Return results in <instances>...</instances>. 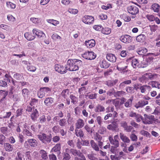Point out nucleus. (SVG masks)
Wrapping results in <instances>:
<instances>
[{"mask_svg": "<svg viewBox=\"0 0 160 160\" xmlns=\"http://www.w3.org/2000/svg\"><path fill=\"white\" fill-rule=\"evenodd\" d=\"M82 65L81 61L77 59H69L67 62L66 65L67 70L70 71H76L78 70L80 66Z\"/></svg>", "mask_w": 160, "mask_h": 160, "instance_id": "1", "label": "nucleus"}, {"mask_svg": "<svg viewBox=\"0 0 160 160\" xmlns=\"http://www.w3.org/2000/svg\"><path fill=\"white\" fill-rule=\"evenodd\" d=\"M51 135H49L45 133H42L38 135V138L42 142L47 144L50 143L52 140Z\"/></svg>", "mask_w": 160, "mask_h": 160, "instance_id": "2", "label": "nucleus"}, {"mask_svg": "<svg viewBox=\"0 0 160 160\" xmlns=\"http://www.w3.org/2000/svg\"><path fill=\"white\" fill-rule=\"evenodd\" d=\"M82 56L86 59L92 60L96 58V54L92 51H88L82 54Z\"/></svg>", "mask_w": 160, "mask_h": 160, "instance_id": "3", "label": "nucleus"}, {"mask_svg": "<svg viewBox=\"0 0 160 160\" xmlns=\"http://www.w3.org/2000/svg\"><path fill=\"white\" fill-rule=\"evenodd\" d=\"M128 115L129 117L134 118L137 122H139L141 121L143 122L144 118L140 114L133 112H131L128 113Z\"/></svg>", "mask_w": 160, "mask_h": 160, "instance_id": "4", "label": "nucleus"}, {"mask_svg": "<svg viewBox=\"0 0 160 160\" xmlns=\"http://www.w3.org/2000/svg\"><path fill=\"white\" fill-rule=\"evenodd\" d=\"M49 88L48 87H44L41 88L39 90L38 92L37 95L38 97L39 98H42L47 93L50 91Z\"/></svg>", "mask_w": 160, "mask_h": 160, "instance_id": "5", "label": "nucleus"}, {"mask_svg": "<svg viewBox=\"0 0 160 160\" xmlns=\"http://www.w3.org/2000/svg\"><path fill=\"white\" fill-rule=\"evenodd\" d=\"M118 139L119 137L118 135H115L113 138L112 137H109V140L111 144L113 145L115 148L118 147L119 145Z\"/></svg>", "mask_w": 160, "mask_h": 160, "instance_id": "6", "label": "nucleus"}, {"mask_svg": "<svg viewBox=\"0 0 160 160\" xmlns=\"http://www.w3.org/2000/svg\"><path fill=\"white\" fill-rule=\"evenodd\" d=\"M145 118L143 120V123L145 124H150L153 123L154 120V117L153 115H144Z\"/></svg>", "mask_w": 160, "mask_h": 160, "instance_id": "7", "label": "nucleus"}, {"mask_svg": "<svg viewBox=\"0 0 160 160\" xmlns=\"http://www.w3.org/2000/svg\"><path fill=\"white\" fill-rule=\"evenodd\" d=\"M54 69L55 71L62 74L65 73L67 72L66 67L65 68L63 65L60 64H55L54 66Z\"/></svg>", "mask_w": 160, "mask_h": 160, "instance_id": "8", "label": "nucleus"}, {"mask_svg": "<svg viewBox=\"0 0 160 160\" xmlns=\"http://www.w3.org/2000/svg\"><path fill=\"white\" fill-rule=\"evenodd\" d=\"M94 21V18L91 16L85 15L82 18V22L87 24H92Z\"/></svg>", "mask_w": 160, "mask_h": 160, "instance_id": "9", "label": "nucleus"}, {"mask_svg": "<svg viewBox=\"0 0 160 160\" xmlns=\"http://www.w3.org/2000/svg\"><path fill=\"white\" fill-rule=\"evenodd\" d=\"M132 37L128 35L122 36L120 38V40L122 42L125 43H128L132 41Z\"/></svg>", "mask_w": 160, "mask_h": 160, "instance_id": "10", "label": "nucleus"}, {"mask_svg": "<svg viewBox=\"0 0 160 160\" xmlns=\"http://www.w3.org/2000/svg\"><path fill=\"white\" fill-rule=\"evenodd\" d=\"M127 10L128 13L132 15L136 14L139 11L138 8L134 5L129 6Z\"/></svg>", "mask_w": 160, "mask_h": 160, "instance_id": "11", "label": "nucleus"}, {"mask_svg": "<svg viewBox=\"0 0 160 160\" xmlns=\"http://www.w3.org/2000/svg\"><path fill=\"white\" fill-rule=\"evenodd\" d=\"M139 88L141 93L144 94L148 92L151 89V87L147 85L141 86L139 87Z\"/></svg>", "mask_w": 160, "mask_h": 160, "instance_id": "12", "label": "nucleus"}, {"mask_svg": "<svg viewBox=\"0 0 160 160\" xmlns=\"http://www.w3.org/2000/svg\"><path fill=\"white\" fill-rule=\"evenodd\" d=\"M32 32L33 34H35L39 38H44L46 37L45 34L43 32L36 29H33Z\"/></svg>", "mask_w": 160, "mask_h": 160, "instance_id": "13", "label": "nucleus"}, {"mask_svg": "<svg viewBox=\"0 0 160 160\" xmlns=\"http://www.w3.org/2000/svg\"><path fill=\"white\" fill-rule=\"evenodd\" d=\"M151 53H149L147 55L148 56V57L147 58L146 60L143 62V63L144 65L143 67H147V66L150 64L151 62L152 61L153 59V58L152 57V56H154L153 55L149 54Z\"/></svg>", "mask_w": 160, "mask_h": 160, "instance_id": "14", "label": "nucleus"}, {"mask_svg": "<svg viewBox=\"0 0 160 160\" xmlns=\"http://www.w3.org/2000/svg\"><path fill=\"white\" fill-rule=\"evenodd\" d=\"M85 124L84 121L83 120L79 118L76 122L75 125L76 129H79L82 128L83 127Z\"/></svg>", "mask_w": 160, "mask_h": 160, "instance_id": "15", "label": "nucleus"}, {"mask_svg": "<svg viewBox=\"0 0 160 160\" xmlns=\"http://www.w3.org/2000/svg\"><path fill=\"white\" fill-rule=\"evenodd\" d=\"M85 44L87 48H91L94 47L96 44V42L93 39L85 41Z\"/></svg>", "mask_w": 160, "mask_h": 160, "instance_id": "16", "label": "nucleus"}, {"mask_svg": "<svg viewBox=\"0 0 160 160\" xmlns=\"http://www.w3.org/2000/svg\"><path fill=\"white\" fill-rule=\"evenodd\" d=\"M125 64V63L124 62H121L118 64V65L117 67V69H118L119 71L122 72L126 70L127 66H125L124 67H121L122 66H123Z\"/></svg>", "mask_w": 160, "mask_h": 160, "instance_id": "17", "label": "nucleus"}, {"mask_svg": "<svg viewBox=\"0 0 160 160\" xmlns=\"http://www.w3.org/2000/svg\"><path fill=\"white\" fill-rule=\"evenodd\" d=\"M148 104V102L147 101L142 100L138 102L136 104L135 107L136 108L138 109L140 107H142Z\"/></svg>", "mask_w": 160, "mask_h": 160, "instance_id": "18", "label": "nucleus"}, {"mask_svg": "<svg viewBox=\"0 0 160 160\" xmlns=\"http://www.w3.org/2000/svg\"><path fill=\"white\" fill-rule=\"evenodd\" d=\"M106 58L108 61L112 62H115L116 60V56L112 53L108 54Z\"/></svg>", "mask_w": 160, "mask_h": 160, "instance_id": "19", "label": "nucleus"}, {"mask_svg": "<svg viewBox=\"0 0 160 160\" xmlns=\"http://www.w3.org/2000/svg\"><path fill=\"white\" fill-rule=\"evenodd\" d=\"M31 115V118L34 121H35L38 116V112L36 109L33 108V111Z\"/></svg>", "mask_w": 160, "mask_h": 160, "instance_id": "20", "label": "nucleus"}, {"mask_svg": "<svg viewBox=\"0 0 160 160\" xmlns=\"http://www.w3.org/2000/svg\"><path fill=\"white\" fill-rule=\"evenodd\" d=\"M4 147L5 150L8 152H12L13 149L12 145L8 143H5Z\"/></svg>", "mask_w": 160, "mask_h": 160, "instance_id": "21", "label": "nucleus"}, {"mask_svg": "<svg viewBox=\"0 0 160 160\" xmlns=\"http://www.w3.org/2000/svg\"><path fill=\"white\" fill-rule=\"evenodd\" d=\"M54 102V99L51 97L47 98L44 101L45 104L47 106H50Z\"/></svg>", "mask_w": 160, "mask_h": 160, "instance_id": "22", "label": "nucleus"}, {"mask_svg": "<svg viewBox=\"0 0 160 160\" xmlns=\"http://www.w3.org/2000/svg\"><path fill=\"white\" fill-rule=\"evenodd\" d=\"M105 111L104 107L100 104H98L95 109V111L96 112H104Z\"/></svg>", "mask_w": 160, "mask_h": 160, "instance_id": "23", "label": "nucleus"}, {"mask_svg": "<svg viewBox=\"0 0 160 160\" xmlns=\"http://www.w3.org/2000/svg\"><path fill=\"white\" fill-rule=\"evenodd\" d=\"M39 153L42 158V159L46 160L48 159V154L45 150L43 149L39 151Z\"/></svg>", "mask_w": 160, "mask_h": 160, "instance_id": "24", "label": "nucleus"}, {"mask_svg": "<svg viewBox=\"0 0 160 160\" xmlns=\"http://www.w3.org/2000/svg\"><path fill=\"white\" fill-rule=\"evenodd\" d=\"M24 36L25 38L28 40L31 41L33 40L35 37L33 35L31 32H27L24 34Z\"/></svg>", "mask_w": 160, "mask_h": 160, "instance_id": "25", "label": "nucleus"}, {"mask_svg": "<svg viewBox=\"0 0 160 160\" xmlns=\"http://www.w3.org/2000/svg\"><path fill=\"white\" fill-rule=\"evenodd\" d=\"M22 95L25 99H27L29 94V90L27 88H24L22 91Z\"/></svg>", "mask_w": 160, "mask_h": 160, "instance_id": "26", "label": "nucleus"}, {"mask_svg": "<svg viewBox=\"0 0 160 160\" xmlns=\"http://www.w3.org/2000/svg\"><path fill=\"white\" fill-rule=\"evenodd\" d=\"M119 136L121 139L125 143H129L130 142V140L129 138L123 133H120Z\"/></svg>", "mask_w": 160, "mask_h": 160, "instance_id": "27", "label": "nucleus"}, {"mask_svg": "<svg viewBox=\"0 0 160 160\" xmlns=\"http://www.w3.org/2000/svg\"><path fill=\"white\" fill-rule=\"evenodd\" d=\"M149 85L152 88L160 89V83L157 81H152L149 83Z\"/></svg>", "mask_w": 160, "mask_h": 160, "instance_id": "28", "label": "nucleus"}, {"mask_svg": "<svg viewBox=\"0 0 160 160\" xmlns=\"http://www.w3.org/2000/svg\"><path fill=\"white\" fill-rule=\"evenodd\" d=\"M118 82V80L116 79L114 80H108L106 82L105 84L108 87H111L115 85Z\"/></svg>", "mask_w": 160, "mask_h": 160, "instance_id": "29", "label": "nucleus"}, {"mask_svg": "<svg viewBox=\"0 0 160 160\" xmlns=\"http://www.w3.org/2000/svg\"><path fill=\"white\" fill-rule=\"evenodd\" d=\"M132 65L133 68H137L140 67L139 63L137 59H133L132 61Z\"/></svg>", "mask_w": 160, "mask_h": 160, "instance_id": "30", "label": "nucleus"}, {"mask_svg": "<svg viewBox=\"0 0 160 160\" xmlns=\"http://www.w3.org/2000/svg\"><path fill=\"white\" fill-rule=\"evenodd\" d=\"M75 134L76 136L79 137L80 138H82L84 135L82 130L81 129L78 130L76 129H75Z\"/></svg>", "mask_w": 160, "mask_h": 160, "instance_id": "31", "label": "nucleus"}, {"mask_svg": "<svg viewBox=\"0 0 160 160\" xmlns=\"http://www.w3.org/2000/svg\"><path fill=\"white\" fill-rule=\"evenodd\" d=\"M146 36L143 34H141L138 35L136 38V40L139 42H143L145 40Z\"/></svg>", "mask_w": 160, "mask_h": 160, "instance_id": "32", "label": "nucleus"}, {"mask_svg": "<svg viewBox=\"0 0 160 160\" xmlns=\"http://www.w3.org/2000/svg\"><path fill=\"white\" fill-rule=\"evenodd\" d=\"M160 6L157 3L152 4L151 7V9L155 12H159Z\"/></svg>", "mask_w": 160, "mask_h": 160, "instance_id": "33", "label": "nucleus"}, {"mask_svg": "<svg viewBox=\"0 0 160 160\" xmlns=\"http://www.w3.org/2000/svg\"><path fill=\"white\" fill-rule=\"evenodd\" d=\"M90 144L92 147L96 151H98L99 148L98 145L96 143L94 140H92L90 141Z\"/></svg>", "mask_w": 160, "mask_h": 160, "instance_id": "34", "label": "nucleus"}, {"mask_svg": "<svg viewBox=\"0 0 160 160\" xmlns=\"http://www.w3.org/2000/svg\"><path fill=\"white\" fill-rule=\"evenodd\" d=\"M148 50L146 48H141L137 51L138 54L141 55H143L145 54L147 52Z\"/></svg>", "mask_w": 160, "mask_h": 160, "instance_id": "35", "label": "nucleus"}, {"mask_svg": "<svg viewBox=\"0 0 160 160\" xmlns=\"http://www.w3.org/2000/svg\"><path fill=\"white\" fill-rule=\"evenodd\" d=\"M107 129L105 127L102 126L101 125L100 126L98 132L101 134H104L106 132Z\"/></svg>", "mask_w": 160, "mask_h": 160, "instance_id": "36", "label": "nucleus"}, {"mask_svg": "<svg viewBox=\"0 0 160 160\" xmlns=\"http://www.w3.org/2000/svg\"><path fill=\"white\" fill-rule=\"evenodd\" d=\"M28 142L31 147H34L37 145V142L35 139H28Z\"/></svg>", "mask_w": 160, "mask_h": 160, "instance_id": "37", "label": "nucleus"}, {"mask_svg": "<svg viewBox=\"0 0 160 160\" xmlns=\"http://www.w3.org/2000/svg\"><path fill=\"white\" fill-rule=\"evenodd\" d=\"M70 152L74 156L79 155L81 152L80 151L77 150L73 148L70 149Z\"/></svg>", "mask_w": 160, "mask_h": 160, "instance_id": "38", "label": "nucleus"}, {"mask_svg": "<svg viewBox=\"0 0 160 160\" xmlns=\"http://www.w3.org/2000/svg\"><path fill=\"white\" fill-rule=\"evenodd\" d=\"M23 155L21 152L19 151L17 152L15 158V160H22Z\"/></svg>", "mask_w": 160, "mask_h": 160, "instance_id": "39", "label": "nucleus"}, {"mask_svg": "<svg viewBox=\"0 0 160 160\" xmlns=\"http://www.w3.org/2000/svg\"><path fill=\"white\" fill-rule=\"evenodd\" d=\"M118 127V124L116 123H113L112 124L108 125L107 126V128L110 130H114Z\"/></svg>", "mask_w": 160, "mask_h": 160, "instance_id": "40", "label": "nucleus"}, {"mask_svg": "<svg viewBox=\"0 0 160 160\" xmlns=\"http://www.w3.org/2000/svg\"><path fill=\"white\" fill-rule=\"evenodd\" d=\"M111 29L110 28L108 27L103 28L102 31V33L104 34H109L111 32Z\"/></svg>", "mask_w": 160, "mask_h": 160, "instance_id": "41", "label": "nucleus"}, {"mask_svg": "<svg viewBox=\"0 0 160 160\" xmlns=\"http://www.w3.org/2000/svg\"><path fill=\"white\" fill-rule=\"evenodd\" d=\"M47 21L49 23L52 24L55 26H57L59 23L58 21L52 19H47Z\"/></svg>", "mask_w": 160, "mask_h": 160, "instance_id": "42", "label": "nucleus"}, {"mask_svg": "<svg viewBox=\"0 0 160 160\" xmlns=\"http://www.w3.org/2000/svg\"><path fill=\"white\" fill-rule=\"evenodd\" d=\"M70 98L71 100V102L74 104H75L78 101V98L72 94L70 95Z\"/></svg>", "mask_w": 160, "mask_h": 160, "instance_id": "43", "label": "nucleus"}, {"mask_svg": "<svg viewBox=\"0 0 160 160\" xmlns=\"http://www.w3.org/2000/svg\"><path fill=\"white\" fill-rule=\"evenodd\" d=\"M110 64L107 62L106 61L103 60L102 62L100 65L101 67L102 68H108Z\"/></svg>", "mask_w": 160, "mask_h": 160, "instance_id": "44", "label": "nucleus"}, {"mask_svg": "<svg viewBox=\"0 0 160 160\" xmlns=\"http://www.w3.org/2000/svg\"><path fill=\"white\" fill-rule=\"evenodd\" d=\"M69 90L66 89L62 91V95L64 98H66L69 96Z\"/></svg>", "mask_w": 160, "mask_h": 160, "instance_id": "45", "label": "nucleus"}, {"mask_svg": "<svg viewBox=\"0 0 160 160\" xmlns=\"http://www.w3.org/2000/svg\"><path fill=\"white\" fill-rule=\"evenodd\" d=\"M125 92L123 91H117L115 92L114 94L115 97H121L125 95Z\"/></svg>", "mask_w": 160, "mask_h": 160, "instance_id": "46", "label": "nucleus"}, {"mask_svg": "<svg viewBox=\"0 0 160 160\" xmlns=\"http://www.w3.org/2000/svg\"><path fill=\"white\" fill-rule=\"evenodd\" d=\"M39 121L40 123L43 124L46 122V116L44 115L41 116L39 118Z\"/></svg>", "mask_w": 160, "mask_h": 160, "instance_id": "47", "label": "nucleus"}, {"mask_svg": "<svg viewBox=\"0 0 160 160\" xmlns=\"http://www.w3.org/2000/svg\"><path fill=\"white\" fill-rule=\"evenodd\" d=\"M8 128L7 127H3L0 128V131L3 134L6 136L8 135Z\"/></svg>", "mask_w": 160, "mask_h": 160, "instance_id": "48", "label": "nucleus"}, {"mask_svg": "<svg viewBox=\"0 0 160 160\" xmlns=\"http://www.w3.org/2000/svg\"><path fill=\"white\" fill-rule=\"evenodd\" d=\"M135 132V130H133L131 132V134L130 136V138L133 141H136L138 139L137 137L134 134V132Z\"/></svg>", "mask_w": 160, "mask_h": 160, "instance_id": "49", "label": "nucleus"}, {"mask_svg": "<svg viewBox=\"0 0 160 160\" xmlns=\"http://www.w3.org/2000/svg\"><path fill=\"white\" fill-rule=\"evenodd\" d=\"M0 92L2 95V96L3 98L0 100V102L3 99L5 98L6 96L8 95V91L6 90H1Z\"/></svg>", "mask_w": 160, "mask_h": 160, "instance_id": "50", "label": "nucleus"}, {"mask_svg": "<svg viewBox=\"0 0 160 160\" xmlns=\"http://www.w3.org/2000/svg\"><path fill=\"white\" fill-rule=\"evenodd\" d=\"M61 147V145L60 144H57L52 148V150L55 152L59 151Z\"/></svg>", "mask_w": 160, "mask_h": 160, "instance_id": "51", "label": "nucleus"}, {"mask_svg": "<svg viewBox=\"0 0 160 160\" xmlns=\"http://www.w3.org/2000/svg\"><path fill=\"white\" fill-rule=\"evenodd\" d=\"M59 125L61 127L65 126L66 124V121L65 118L60 119L58 121Z\"/></svg>", "mask_w": 160, "mask_h": 160, "instance_id": "52", "label": "nucleus"}, {"mask_svg": "<svg viewBox=\"0 0 160 160\" xmlns=\"http://www.w3.org/2000/svg\"><path fill=\"white\" fill-rule=\"evenodd\" d=\"M132 99L130 98L125 103V106L127 108H129L132 103Z\"/></svg>", "mask_w": 160, "mask_h": 160, "instance_id": "53", "label": "nucleus"}, {"mask_svg": "<svg viewBox=\"0 0 160 160\" xmlns=\"http://www.w3.org/2000/svg\"><path fill=\"white\" fill-rule=\"evenodd\" d=\"M146 17L147 19L150 22L154 21L155 17L153 15L148 14L146 15Z\"/></svg>", "mask_w": 160, "mask_h": 160, "instance_id": "54", "label": "nucleus"}, {"mask_svg": "<svg viewBox=\"0 0 160 160\" xmlns=\"http://www.w3.org/2000/svg\"><path fill=\"white\" fill-rule=\"evenodd\" d=\"M6 4L7 7L8 8L13 9L16 7V5L10 2H7Z\"/></svg>", "mask_w": 160, "mask_h": 160, "instance_id": "55", "label": "nucleus"}, {"mask_svg": "<svg viewBox=\"0 0 160 160\" xmlns=\"http://www.w3.org/2000/svg\"><path fill=\"white\" fill-rule=\"evenodd\" d=\"M115 93V90L114 88H112L110 89L107 92V94L109 96H111L113 95L114 96V94Z\"/></svg>", "mask_w": 160, "mask_h": 160, "instance_id": "56", "label": "nucleus"}, {"mask_svg": "<svg viewBox=\"0 0 160 160\" xmlns=\"http://www.w3.org/2000/svg\"><path fill=\"white\" fill-rule=\"evenodd\" d=\"M133 129V128L131 125H128L124 129V130L128 132H132Z\"/></svg>", "mask_w": 160, "mask_h": 160, "instance_id": "57", "label": "nucleus"}, {"mask_svg": "<svg viewBox=\"0 0 160 160\" xmlns=\"http://www.w3.org/2000/svg\"><path fill=\"white\" fill-rule=\"evenodd\" d=\"M23 133L24 135L28 137H32L33 136V134L27 129L23 130Z\"/></svg>", "mask_w": 160, "mask_h": 160, "instance_id": "58", "label": "nucleus"}, {"mask_svg": "<svg viewBox=\"0 0 160 160\" xmlns=\"http://www.w3.org/2000/svg\"><path fill=\"white\" fill-rule=\"evenodd\" d=\"M60 128L58 125L54 126L52 128V130L55 133H57L59 132Z\"/></svg>", "mask_w": 160, "mask_h": 160, "instance_id": "59", "label": "nucleus"}, {"mask_svg": "<svg viewBox=\"0 0 160 160\" xmlns=\"http://www.w3.org/2000/svg\"><path fill=\"white\" fill-rule=\"evenodd\" d=\"M93 28L95 30L99 31H102L103 29V27H102V26L101 25H95L93 26Z\"/></svg>", "mask_w": 160, "mask_h": 160, "instance_id": "60", "label": "nucleus"}, {"mask_svg": "<svg viewBox=\"0 0 160 160\" xmlns=\"http://www.w3.org/2000/svg\"><path fill=\"white\" fill-rule=\"evenodd\" d=\"M62 160H70L71 156L69 154L67 153H63Z\"/></svg>", "mask_w": 160, "mask_h": 160, "instance_id": "61", "label": "nucleus"}, {"mask_svg": "<svg viewBox=\"0 0 160 160\" xmlns=\"http://www.w3.org/2000/svg\"><path fill=\"white\" fill-rule=\"evenodd\" d=\"M5 137L3 135L0 134V144L1 145H3L5 142Z\"/></svg>", "mask_w": 160, "mask_h": 160, "instance_id": "62", "label": "nucleus"}, {"mask_svg": "<svg viewBox=\"0 0 160 160\" xmlns=\"http://www.w3.org/2000/svg\"><path fill=\"white\" fill-rule=\"evenodd\" d=\"M130 125L132 127H133L135 128H139L140 127V125L136 122L134 120H132L130 122Z\"/></svg>", "mask_w": 160, "mask_h": 160, "instance_id": "63", "label": "nucleus"}, {"mask_svg": "<svg viewBox=\"0 0 160 160\" xmlns=\"http://www.w3.org/2000/svg\"><path fill=\"white\" fill-rule=\"evenodd\" d=\"M27 68L28 71L31 72H34L36 70V67L33 66H30V65L27 66Z\"/></svg>", "mask_w": 160, "mask_h": 160, "instance_id": "64", "label": "nucleus"}]
</instances>
